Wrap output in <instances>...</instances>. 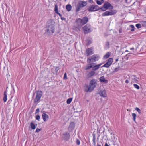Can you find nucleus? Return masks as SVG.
<instances>
[{
  "instance_id": "f257e3e1",
  "label": "nucleus",
  "mask_w": 146,
  "mask_h": 146,
  "mask_svg": "<svg viewBox=\"0 0 146 146\" xmlns=\"http://www.w3.org/2000/svg\"><path fill=\"white\" fill-rule=\"evenodd\" d=\"M88 21V19L86 16L84 17L82 19L78 18L76 19V22L77 26L79 28L86 24Z\"/></svg>"
},
{
  "instance_id": "f03ea898",
  "label": "nucleus",
  "mask_w": 146,
  "mask_h": 146,
  "mask_svg": "<svg viewBox=\"0 0 146 146\" xmlns=\"http://www.w3.org/2000/svg\"><path fill=\"white\" fill-rule=\"evenodd\" d=\"M97 83L95 79H93L91 80L90 82L89 86L87 85L86 86V88L87 89H85V91L88 92H91L93 89L95 88L97 85Z\"/></svg>"
},
{
  "instance_id": "7ed1b4c3",
  "label": "nucleus",
  "mask_w": 146,
  "mask_h": 146,
  "mask_svg": "<svg viewBox=\"0 0 146 146\" xmlns=\"http://www.w3.org/2000/svg\"><path fill=\"white\" fill-rule=\"evenodd\" d=\"M99 59V56L94 54L89 57L88 58L87 62V63H93L94 62L97 61Z\"/></svg>"
},
{
  "instance_id": "20e7f679",
  "label": "nucleus",
  "mask_w": 146,
  "mask_h": 146,
  "mask_svg": "<svg viewBox=\"0 0 146 146\" xmlns=\"http://www.w3.org/2000/svg\"><path fill=\"white\" fill-rule=\"evenodd\" d=\"M43 93L41 91L38 90L36 91V95L35 98L34 99L35 103H39L42 96Z\"/></svg>"
},
{
  "instance_id": "39448f33",
  "label": "nucleus",
  "mask_w": 146,
  "mask_h": 146,
  "mask_svg": "<svg viewBox=\"0 0 146 146\" xmlns=\"http://www.w3.org/2000/svg\"><path fill=\"white\" fill-rule=\"evenodd\" d=\"M117 11L116 10H112L110 11H107L102 14L103 16H106L108 15H112L115 14L117 13Z\"/></svg>"
},
{
  "instance_id": "423d86ee",
  "label": "nucleus",
  "mask_w": 146,
  "mask_h": 146,
  "mask_svg": "<svg viewBox=\"0 0 146 146\" xmlns=\"http://www.w3.org/2000/svg\"><path fill=\"white\" fill-rule=\"evenodd\" d=\"M83 30L85 34H87L92 31L91 26L88 24L86 25L83 28Z\"/></svg>"
},
{
  "instance_id": "0eeeda50",
  "label": "nucleus",
  "mask_w": 146,
  "mask_h": 146,
  "mask_svg": "<svg viewBox=\"0 0 146 146\" xmlns=\"http://www.w3.org/2000/svg\"><path fill=\"white\" fill-rule=\"evenodd\" d=\"M99 9V7L97 5L90 6L88 9L89 12L96 11Z\"/></svg>"
},
{
  "instance_id": "6e6552de",
  "label": "nucleus",
  "mask_w": 146,
  "mask_h": 146,
  "mask_svg": "<svg viewBox=\"0 0 146 146\" xmlns=\"http://www.w3.org/2000/svg\"><path fill=\"white\" fill-rule=\"evenodd\" d=\"M113 61L112 58H110L107 60V62L102 67L109 68L112 64Z\"/></svg>"
},
{
  "instance_id": "1a4fd4ad",
  "label": "nucleus",
  "mask_w": 146,
  "mask_h": 146,
  "mask_svg": "<svg viewBox=\"0 0 146 146\" xmlns=\"http://www.w3.org/2000/svg\"><path fill=\"white\" fill-rule=\"evenodd\" d=\"M8 103L9 104V106L11 107L14 108L15 106H17L18 104V101L16 99H15L14 100H10L8 102Z\"/></svg>"
},
{
  "instance_id": "9d476101",
  "label": "nucleus",
  "mask_w": 146,
  "mask_h": 146,
  "mask_svg": "<svg viewBox=\"0 0 146 146\" xmlns=\"http://www.w3.org/2000/svg\"><path fill=\"white\" fill-rule=\"evenodd\" d=\"M70 137V135L69 133L66 132L63 134L62 137L64 140L67 141L69 140Z\"/></svg>"
},
{
  "instance_id": "9b49d317",
  "label": "nucleus",
  "mask_w": 146,
  "mask_h": 146,
  "mask_svg": "<svg viewBox=\"0 0 146 146\" xmlns=\"http://www.w3.org/2000/svg\"><path fill=\"white\" fill-rule=\"evenodd\" d=\"M103 7H104L106 9H112L113 8V7L111 4L108 2H106L103 5Z\"/></svg>"
},
{
  "instance_id": "f8f14e48",
  "label": "nucleus",
  "mask_w": 146,
  "mask_h": 146,
  "mask_svg": "<svg viewBox=\"0 0 146 146\" xmlns=\"http://www.w3.org/2000/svg\"><path fill=\"white\" fill-rule=\"evenodd\" d=\"M47 32L48 33H53L54 32V26H47Z\"/></svg>"
},
{
  "instance_id": "ddd939ff",
  "label": "nucleus",
  "mask_w": 146,
  "mask_h": 146,
  "mask_svg": "<svg viewBox=\"0 0 146 146\" xmlns=\"http://www.w3.org/2000/svg\"><path fill=\"white\" fill-rule=\"evenodd\" d=\"M75 127V124L73 122H71L68 128V131L70 132L74 129Z\"/></svg>"
},
{
  "instance_id": "4468645a",
  "label": "nucleus",
  "mask_w": 146,
  "mask_h": 146,
  "mask_svg": "<svg viewBox=\"0 0 146 146\" xmlns=\"http://www.w3.org/2000/svg\"><path fill=\"white\" fill-rule=\"evenodd\" d=\"M102 64L101 63L98 64H94V63H93V66L92 70L94 71H95L98 69Z\"/></svg>"
},
{
  "instance_id": "2eb2a0df",
  "label": "nucleus",
  "mask_w": 146,
  "mask_h": 146,
  "mask_svg": "<svg viewBox=\"0 0 146 146\" xmlns=\"http://www.w3.org/2000/svg\"><path fill=\"white\" fill-rule=\"evenodd\" d=\"M97 74H96L95 72L92 70L87 74V76L88 78H90L96 75Z\"/></svg>"
},
{
  "instance_id": "dca6fc26",
  "label": "nucleus",
  "mask_w": 146,
  "mask_h": 146,
  "mask_svg": "<svg viewBox=\"0 0 146 146\" xmlns=\"http://www.w3.org/2000/svg\"><path fill=\"white\" fill-rule=\"evenodd\" d=\"M55 23L53 20L50 19L47 21V26H54Z\"/></svg>"
},
{
  "instance_id": "f3484780",
  "label": "nucleus",
  "mask_w": 146,
  "mask_h": 146,
  "mask_svg": "<svg viewBox=\"0 0 146 146\" xmlns=\"http://www.w3.org/2000/svg\"><path fill=\"white\" fill-rule=\"evenodd\" d=\"M99 94L101 96L103 97H105L107 96L106 91L105 90H100Z\"/></svg>"
},
{
  "instance_id": "a211bd4d",
  "label": "nucleus",
  "mask_w": 146,
  "mask_h": 146,
  "mask_svg": "<svg viewBox=\"0 0 146 146\" xmlns=\"http://www.w3.org/2000/svg\"><path fill=\"white\" fill-rule=\"evenodd\" d=\"M88 64L86 66L84 67V69L85 70H89L91 68H92L93 63H87Z\"/></svg>"
},
{
  "instance_id": "6ab92c4d",
  "label": "nucleus",
  "mask_w": 146,
  "mask_h": 146,
  "mask_svg": "<svg viewBox=\"0 0 146 146\" xmlns=\"http://www.w3.org/2000/svg\"><path fill=\"white\" fill-rule=\"evenodd\" d=\"M87 56H88L90 55L93 54L94 53L93 49L92 48H88L86 50Z\"/></svg>"
},
{
  "instance_id": "aec40b11",
  "label": "nucleus",
  "mask_w": 146,
  "mask_h": 146,
  "mask_svg": "<svg viewBox=\"0 0 146 146\" xmlns=\"http://www.w3.org/2000/svg\"><path fill=\"white\" fill-rule=\"evenodd\" d=\"M78 4L82 8L86 6L87 5V3L86 1H80Z\"/></svg>"
},
{
  "instance_id": "412c9836",
  "label": "nucleus",
  "mask_w": 146,
  "mask_h": 146,
  "mask_svg": "<svg viewBox=\"0 0 146 146\" xmlns=\"http://www.w3.org/2000/svg\"><path fill=\"white\" fill-rule=\"evenodd\" d=\"M42 118L44 121L45 122L47 121V119H48L49 118V116L47 114L43 113L42 115Z\"/></svg>"
},
{
  "instance_id": "4be33fe9",
  "label": "nucleus",
  "mask_w": 146,
  "mask_h": 146,
  "mask_svg": "<svg viewBox=\"0 0 146 146\" xmlns=\"http://www.w3.org/2000/svg\"><path fill=\"white\" fill-rule=\"evenodd\" d=\"M100 81L101 82H104L105 83H107L108 82V80H106L104 77V76H102L100 78Z\"/></svg>"
},
{
  "instance_id": "5701e85b",
  "label": "nucleus",
  "mask_w": 146,
  "mask_h": 146,
  "mask_svg": "<svg viewBox=\"0 0 146 146\" xmlns=\"http://www.w3.org/2000/svg\"><path fill=\"white\" fill-rule=\"evenodd\" d=\"M66 9L68 11H70L72 9V6L70 4H68L66 6Z\"/></svg>"
},
{
  "instance_id": "b1692460",
  "label": "nucleus",
  "mask_w": 146,
  "mask_h": 146,
  "mask_svg": "<svg viewBox=\"0 0 146 146\" xmlns=\"http://www.w3.org/2000/svg\"><path fill=\"white\" fill-rule=\"evenodd\" d=\"M31 128L32 129H34L36 128V125L35 124H34L33 122H32L31 123L30 125Z\"/></svg>"
},
{
  "instance_id": "393cba45",
  "label": "nucleus",
  "mask_w": 146,
  "mask_h": 146,
  "mask_svg": "<svg viewBox=\"0 0 146 146\" xmlns=\"http://www.w3.org/2000/svg\"><path fill=\"white\" fill-rule=\"evenodd\" d=\"M6 93V92H5L4 93V97L3 98V100L4 102H5L7 100V95Z\"/></svg>"
},
{
  "instance_id": "a878e982",
  "label": "nucleus",
  "mask_w": 146,
  "mask_h": 146,
  "mask_svg": "<svg viewBox=\"0 0 146 146\" xmlns=\"http://www.w3.org/2000/svg\"><path fill=\"white\" fill-rule=\"evenodd\" d=\"M82 7L78 4L76 7V12H78L80 10V9Z\"/></svg>"
},
{
  "instance_id": "bb28decb",
  "label": "nucleus",
  "mask_w": 146,
  "mask_h": 146,
  "mask_svg": "<svg viewBox=\"0 0 146 146\" xmlns=\"http://www.w3.org/2000/svg\"><path fill=\"white\" fill-rule=\"evenodd\" d=\"M110 54L109 52H107L104 56V57L105 59H107L110 56Z\"/></svg>"
},
{
  "instance_id": "cd10ccee",
  "label": "nucleus",
  "mask_w": 146,
  "mask_h": 146,
  "mask_svg": "<svg viewBox=\"0 0 146 146\" xmlns=\"http://www.w3.org/2000/svg\"><path fill=\"white\" fill-rule=\"evenodd\" d=\"M54 11L56 13L58 12V5L56 4L55 5Z\"/></svg>"
},
{
  "instance_id": "c85d7f7f",
  "label": "nucleus",
  "mask_w": 146,
  "mask_h": 146,
  "mask_svg": "<svg viewBox=\"0 0 146 146\" xmlns=\"http://www.w3.org/2000/svg\"><path fill=\"white\" fill-rule=\"evenodd\" d=\"M135 110H136L138 112L139 114H141V111L139 108H138L137 107H136L135 108Z\"/></svg>"
},
{
  "instance_id": "c756f323",
  "label": "nucleus",
  "mask_w": 146,
  "mask_h": 146,
  "mask_svg": "<svg viewBox=\"0 0 146 146\" xmlns=\"http://www.w3.org/2000/svg\"><path fill=\"white\" fill-rule=\"evenodd\" d=\"M132 116L133 117V120L134 122H135L136 117V115L134 113L132 114Z\"/></svg>"
},
{
  "instance_id": "7c9ffc66",
  "label": "nucleus",
  "mask_w": 146,
  "mask_h": 146,
  "mask_svg": "<svg viewBox=\"0 0 146 146\" xmlns=\"http://www.w3.org/2000/svg\"><path fill=\"white\" fill-rule=\"evenodd\" d=\"M72 98H70L68 99L67 100V101H66L67 103L68 104H70L71 103V102L72 101Z\"/></svg>"
},
{
  "instance_id": "2f4dec72",
  "label": "nucleus",
  "mask_w": 146,
  "mask_h": 146,
  "mask_svg": "<svg viewBox=\"0 0 146 146\" xmlns=\"http://www.w3.org/2000/svg\"><path fill=\"white\" fill-rule=\"evenodd\" d=\"M86 44L87 45H89L91 43V41L90 40L87 39L86 40Z\"/></svg>"
},
{
  "instance_id": "473e14b6",
  "label": "nucleus",
  "mask_w": 146,
  "mask_h": 146,
  "mask_svg": "<svg viewBox=\"0 0 146 146\" xmlns=\"http://www.w3.org/2000/svg\"><path fill=\"white\" fill-rule=\"evenodd\" d=\"M136 27L138 28H140L141 27V25L139 23L135 25Z\"/></svg>"
},
{
  "instance_id": "72a5a7b5",
  "label": "nucleus",
  "mask_w": 146,
  "mask_h": 146,
  "mask_svg": "<svg viewBox=\"0 0 146 146\" xmlns=\"http://www.w3.org/2000/svg\"><path fill=\"white\" fill-rule=\"evenodd\" d=\"M105 46L106 47L108 48H109L110 44L109 42H107L106 43Z\"/></svg>"
},
{
  "instance_id": "f704fd0d",
  "label": "nucleus",
  "mask_w": 146,
  "mask_h": 146,
  "mask_svg": "<svg viewBox=\"0 0 146 146\" xmlns=\"http://www.w3.org/2000/svg\"><path fill=\"white\" fill-rule=\"evenodd\" d=\"M130 27L132 28V29L131 30V31H134V26L133 25H130Z\"/></svg>"
},
{
  "instance_id": "c9c22d12",
  "label": "nucleus",
  "mask_w": 146,
  "mask_h": 146,
  "mask_svg": "<svg viewBox=\"0 0 146 146\" xmlns=\"http://www.w3.org/2000/svg\"><path fill=\"white\" fill-rule=\"evenodd\" d=\"M141 23L143 26L144 27L146 26V21H142L141 22Z\"/></svg>"
},
{
  "instance_id": "e433bc0d",
  "label": "nucleus",
  "mask_w": 146,
  "mask_h": 146,
  "mask_svg": "<svg viewBox=\"0 0 146 146\" xmlns=\"http://www.w3.org/2000/svg\"><path fill=\"white\" fill-rule=\"evenodd\" d=\"M119 66L118 67L116 68L113 71V72H117L119 70Z\"/></svg>"
},
{
  "instance_id": "4c0bfd02",
  "label": "nucleus",
  "mask_w": 146,
  "mask_h": 146,
  "mask_svg": "<svg viewBox=\"0 0 146 146\" xmlns=\"http://www.w3.org/2000/svg\"><path fill=\"white\" fill-rule=\"evenodd\" d=\"M133 86L134 87L137 89H139V86L137 84H134Z\"/></svg>"
},
{
  "instance_id": "58836bf2",
  "label": "nucleus",
  "mask_w": 146,
  "mask_h": 146,
  "mask_svg": "<svg viewBox=\"0 0 146 146\" xmlns=\"http://www.w3.org/2000/svg\"><path fill=\"white\" fill-rule=\"evenodd\" d=\"M35 118L36 120L39 121L40 118V116L39 115H37L36 116Z\"/></svg>"
},
{
  "instance_id": "ea45409f",
  "label": "nucleus",
  "mask_w": 146,
  "mask_h": 146,
  "mask_svg": "<svg viewBox=\"0 0 146 146\" xmlns=\"http://www.w3.org/2000/svg\"><path fill=\"white\" fill-rule=\"evenodd\" d=\"M96 3L98 5H100L102 4V1H100L97 0L96 1Z\"/></svg>"
},
{
  "instance_id": "a19ab883",
  "label": "nucleus",
  "mask_w": 146,
  "mask_h": 146,
  "mask_svg": "<svg viewBox=\"0 0 146 146\" xmlns=\"http://www.w3.org/2000/svg\"><path fill=\"white\" fill-rule=\"evenodd\" d=\"M63 79L64 80L67 79V75H66V73H65L64 74V76L63 77Z\"/></svg>"
},
{
  "instance_id": "79ce46f5",
  "label": "nucleus",
  "mask_w": 146,
  "mask_h": 146,
  "mask_svg": "<svg viewBox=\"0 0 146 146\" xmlns=\"http://www.w3.org/2000/svg\"><path fill=\"white\" fill-rule=\"evenodd\" d=\"M76 143L77 145H79L80 144V141L78 139H77L76 140Z\"/></svg>"
},
{
  "instance_id": "37998d69",
  "label": "nucleus",
  "mask_w": 146,
  "mask_h": 146,
  "mask_svg": "<svg viewBox=\"0 0 146 146\" xmlns=\"http://www.w3.org/2000/svg\"><path fill=\"white\" fill-rule=\"evenodd\" d=\"M100 9L102 10L103 11H105L106 10V8H105L104 7H103V6Z\"/></svg>"
},
{
  "instance_id": "c03bdc74",
  "label": "nucleus",
  "mask_w": 146,
  "mask_h": 146,
  "mask_svg": "<svg viewBox=\"0 0 146 146\" xmlns=\"http://www.w3.org/2000/svg\"><path fill=\"white\" fill-rule=\"evenodd\" d=\"M42 130V129H38V128H37L36 130V132H37V133H38L40 131H41V130Z\"/></svg>"
},
{
  "instance_id": "a18cd8bd",
  "label": "nucleus",
  "mask_w": 146,
  "mask_h": 146,
  "mask_svg": "<svg viewBox=\"0 0 146 146\" xmlns=\"http://www.w3.org/2000/svg\"><path fill=\"white\" fill-rule=\"evenodd\" d=\"M133 82H135L136 83H137L138 82V81L137 80L136 78H134L133 79Z\"/></svg>"
},
{
  "instance_id": "49530a36",
  "label": "nucleus",
  "mask_w": 146,
  "mask_h": 146,
  "mask_svg": "<svg viewBox=\"0 0 146 146\" xmlns=\"http://www.w3.org/2000/svg\"><path fill=\"white\" fill-rule=\"evenodd\" d=\"M40 111L39 109L38 108H37L36 110V112L35 113V114H36L37 113H38Z\"/></svg>"
},
{
  "instance_id": "de8ad7c7",
  "label": "nucleus",
  "mask_w": 146,
  "mask_h": 146,
  "mask_svg": "<svg viewBox=\"0 0 146 146\" xmlns=\"http://www.w3.org/2000/svg\"><path fill=\"white\" fill-rule=\"evenodd\" d=\"M59 69V68L58 67H56L55 70V71H56V72L57 73L58 72V70Z\"/></svg>"
},
{
  "instance_id": "09e8293b",
  "label": "nucleus",
  "mask_w": 146,
  "mask_h": 146,
  "mask_svg": "<svg viewBox=\"0 0 146 146\" xmlns=\"http://www.w3.org/2000/svg\"><path fill=\"white\" fill-rule=\"evenodd\" d=\"M93 140H95V139H96L95 135V134H93Z\"/></svg>"
},
{
  "instance_id": "8fccbe9b",
  "label": "nucleus",
  "mask_w": 146,
  "mask_h": 146,
  "mask_svg": "<svg viewBox=\"0 0 146 146\" xmlns=\"http://www.w3.org/2000/svg\"><path fill=\"white\" fill-rule=\"evenodd\" d=\"M56 13L58 14L60 17H62V15L60 14V13H59V12Z\"/></svg>"
},
{
  "instance_id": "3c124183",
  "label": "nucleus",
  "mask_w": 146,
  "mask_h": 146,
  "mask_svg": "<svg viewBox=\"0 0 146 146\" xmlns=\"http://www.w3.org/2000/svg\"><path fill=\"white\" fill-rule=\"evenodd\" d=\"M93 144L94 146H96V142H95V140H93Z\"/></svg>"
},
{
  "instance_id": "603ef678",
  "label": "nucleus",
  "mask_w": 146,
  "mask_h": 146,
  "mask_svg": "<svg viewBox=\"0 0 146 146\" xmlns=\"http://www.w3.org/2000/svg\"><path fill=\"white\" fill-rule=\"evenodd\" d=\"M61 20H64L66 19L65 18L63 17H61Z\"/></svg>"
},
{
  "instance_id": "864d4df0",
  "label": "nucleus",
  "mask_w": 146,
  "mask_h": 146,
  "mask_svg": "<svg viewBox=\"0 0 146 146\" xmlns=\"http://www.w3.org/2000/svg\"><path fill=\"white\" fill-rule=\"evenodd\" d=\"M125 82L126 83H129V81L128 80H126L125 81Z\"/></svg>"
},
{
  "instance_id": "5fc2aeb1",
  "label": "nucleus",
  "mask_w": 146,
  "mask_h": 146,
  "mask_svg": "<svg viewBox=\"0 0 146 146\" xmlns=\"http://www.w3.org/2000/svg\"><path fill=\"white\" fill-rule=\"evenodd\" d=\"M88 2L89 3H92L93 2V0H88Z\"/></svg>"
},
{
  "instance_id": "6e6d98bb",
  "label": "nucleus",
  "mask_w": 146,
  "mask_h": 146,
  "mask_svg": "<svg viewBox=\"0 0 146 146\" xmlns=\"http://www.w3.org/2000/svg\"><path fill=\"white\" fill-rule=\"evenodd\" d=\"M104 146H110L107 143H106L105 145Z\"/></svg>"
},
{
  "instance_id": "4d7b16f0",
  "label": "nucleus",
  "mask_w": 146,
  "mask_h": 146,
  "mask_svg": "<svg viewBox=\"0 0 146 146\" xmlns=\"http://www.w3.org/2000/svg\"><path fill=\"white\" fill-rule=\"evenodd\" d=\"M134 49V48H130V50H133Z\"/></svg>"
},
{
  "instance_id": "13d9d810",
  "label": "nucleus",
  "mask_w": 146,
  "mask_h": 146,
  "mask_svg": "<svg viewBox=\"0 0 146 146\" xmlns=\"http://www.w3.org/2000/svg\"><path fill=\"white\" fill-rule=\"evenodd\" d=\"M122 32V31L121 30H119V33H121Z\"/></svg>"
},
{
  "instance_id": "bf43d9fd",
  "label": "nucleus",
  "mask_w": 146,
  "mask_h": 146,
  "mask_svg": "<svg viewBox=\"0 0 146 146\" xmlns=\"http://www.w3.org/2000/svg\"><path fill=\"white\" fill-rule=\"evenodd\" d=\"M118 61V59H116V60H115V61L116 62Z\"/></svg>"
},
{
  "instance_id": "052dcab7",
  "label": "nucleus",
  "mask_w": 146,
  "mask_h": 146,
  "mask_svg": "<svg viewBox=\"0 0 146 146\" xmlns=\"http://www.w3.org/2000/svg\"><path fill=\"white\" fill-rule=\"evenodd\" d=\"M97 146H101V145H99V144H97Z\"/></svg>"
},
{
  "instance_id": "680f3d73",
  "label": "nucleus",
  "mask_w": 146,
  "mask_h": 146,
  "mask_svg": "<svg viewBox=\"0 0 146 146\" xmlns=\"http://www.w3.org/2000/svg\"><path fill=\"white\" fill-rule=\"evenodd\" d=\"M100 0L101 1H102V3L104 2V0Z\"/></svg>"
},
{
  "instance_id": "e2e57ef3",
  "label": "nucleus",
  "mask_w": 146,
  "mask_h": 146,
  "mask_svg": "<svg viewBox=\"0 0 146 146\" xmlns=\"http://www.w3.org/2000/svg\"><path fill=\"white\" fill-rule=\"evenodd\" d=\"M125 52H129V51L127 50H126Z\"/></svg>"
},
{
  "instance_id": "0e129e2a",
  "label": "nucleus",
  "mask_w": 146,
  "mask_h": 146,
  "mask_svg": "<svg viewBox=\"0 0 146 146\" xmlns=\"http://www.w3.org/2000/svg\"><path fill=\"white\" fill-rule=\"evenodd\" d=\"M3 5H2V7H3ZM2 9H3V8H2Z\"/></svg>"
},
{
  "instance_id": "69168bd1",
  "label": "nucleus",
  "mask_w": 146,
  "mask_h": 146,
  "mask_svg": "<svg viewBox=\"0 0 146 146\" xmlns=\"http://www.w3.org/2000/svg\"><path fill=\"white\" fill-rule=\"evenodd\" d=\"M36 125V126H37V124H36V125Z\"/></svg>"
},
{
  "instance_id": "338daca9",
  "label": "nucleus",
  "mask_w": 146,
  "mask_h": 146,
  "mask_svg": "<svg viewBox=\"0 0 146 146\" xmlns=\"http://www.w3.org/2000/svg\"><path fill=\"white\" fill-rule=\"evenodd\" d=\"M133 76L135 77V76Z\"/></svg>"
},
{
  "instance_id": "774afa93",
  "label": "nucleus",
  "mask_w": 146,
  "mask_h": 146,
  "mask_svg": "<svg viewBox=\"0 0 146 146\" xmlns=\"http://www.w3.org/2000/svg\"><path fill=\"white\" fill-rule=\"evenodd\" d=\"M13 90H14V91H15V90H14V89H13Z\"/></svg>"
}]
</instances>
